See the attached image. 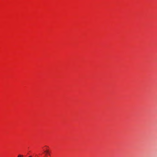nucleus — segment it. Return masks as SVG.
I'll return each mask as SVG.
<instances>
[{
	"label": "nucleus",
	"mask_w": 157,
	"mask_h": 157,
	"mask_svg": "<svg viewBox=\"0 0 157 157\" xmlns=\"http://www.w3.org/2000/svg\"><path fill=\"white\" fill-rule=\"evenodd\" d=\"M44 152L45 153L46 155L48 154L49 155H50V154L48 150L45 151Z\"/></svg>",
	"instance_id": "1"
},
{
	"label": "nucleus",
	"mask_w": 157,
	"mask_h": 157,
	"mask_svg": "<svg viewBox=\"0 0 157 157\" xmlns=\"http://www.w3.org/2000/svg\"><path fill=\"white\" fill-rule=\"evenodd\" d=\"M23 156V155H18V157H22Z\"/></svg>",
	"instance_id": "2"
},
{
	"label": "nucleus",
	"mask_w": 157,
	"mask_h": 157,
	"mask_svg": "<svg viewBox=\"0 0 157 157\" xmlns=\"http://www.w3.org/2000/svg\"><path fill=\"white\" fill-rule=\"evenodd\" d=\"M29 157H32L31 156H29Z\"/></svg>",
	"instance_id": "3"
}]
</instances>
